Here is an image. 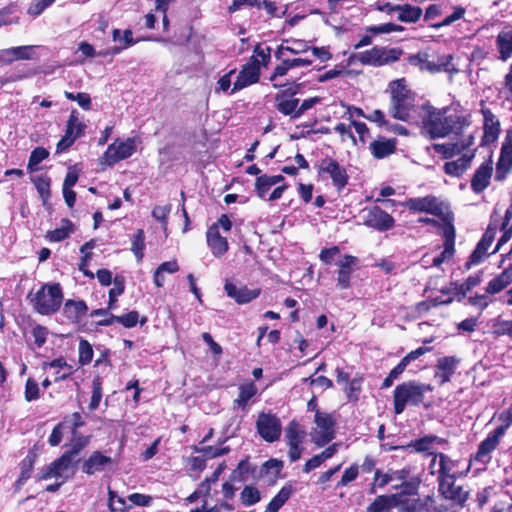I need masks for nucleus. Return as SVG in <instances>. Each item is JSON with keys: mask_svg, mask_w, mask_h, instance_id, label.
I'll return each instance as SVG.
<instances>
[{"mask_svg": "<svg viewBox=\"0 0 512 512\" xmlns=\"http://www.w3.org/2000/svg\"><path fill=\"white\" fill-rule=\"evenodd\" d=\"M75 230V226L71 220L68 218H63L61 220V226L54 229L47 231L45 238L49 242H61L65 239H67L70 234H72Z\"/></svg>", "mask_w": 512, "mask_h": 512, "instance_id": "nucleus-39", "label": "nucleus"}, {"mask_svg": "<svg viewBox=\"0 0 512 512\" xmlns=\"http://www.w3.org/2000/svg\"><path fill=\"white\" fill-rule=\"evenodd\" d=\"M512 283V263L499 275L491 279L486 286V293L495 295L506 289Z\"/></svg>", "mask_w": 512, "mask_h": 512, "instance_id": "nucleus-36", "label": "nucleus"}, {"mask_svg": "<svg viewBox=\"0 0 512 512\" xmlns=\"http://www.w3.org/2000/svg\"><path fill=\"white\" fill-rule=\"evenodd\" d=\"M72 459L66 452L59 458L52 461L47 467L42 469L40 479H48L51 477H60L72 464Z\"/></svg>", "mask_w": 512, "mask_h": 512, "instance_id": "nucleus-33", "label": "nucleus"}, {"mask_svg": "<svg viewBox=\"0 0 512 512\" xmlns=\"http://www.w3.org/2000/svg\"><path fill=\"white\" fill-rule=\"evenodd\" d=\"M3 54H12L7 58V62L11 63L15 60H30L33 58L34 46H17L2 50Z\"/></svg>", "mask_w": 512, "mask_h": 512, "instance_id": "nucleus-49", "label": "nucleus"}, {"mask_svg": "<svg viewBox=\"0 0 512 512\" xmlns=\"http://www.w3.org/2000/svg\"><path fill=\"white\" fill-rule=\"evenodd\" d=\"M454 57L452 54L443 55L438 58L437 62L429 60V54L427 51H419L416 54L409 55L407 62L411 66L418 67L420 71H427L431 74H436L441 71L448 73L457 72L452 61Z\"/></svg>", "mask_w": 512, "mask_h": 512, "instance_id": "nucleus-9", "label": "nucleus"}, {"mask_svg": "<svg viewBox=\"0 0 512 512\" xmlns=\"http://www.w3.org/2000/svg\"><path fill=\"white\" fill-rule=\"evenodd\" d=\"M79 356L78 362L84 366L89 364L93 358V348L89 341L81 339L78 348Z\"/></svg>", "mask_w": 512, "mask_h": 512, "instance_id": "nucleus-63", "label": "nucleus"}, {"mask_svg": "<svg viewBox=\"0 0 512 512\" xmlns=\"http://www.w3.org/2000/svg\"><path fill=\"white\" fill-rule=\"evenodd\" d=\"M63 289L58 282L43 284L36 292L27 294L26 300L33 311L40 315L51 316L57 313L63 303Z\"/></svg>", "mask_w": 512, "mask_h": 512, "instance_id": "nucleus-3", "label": "nucleus"}, {"mask_svg": "<svg viewBox=\"0 0 512 512\" xmlns=\"http://www.w3.org/2000/svg\"><path fill=\"white\" fill-rule=\"evenodd\" d=\"M475 143V132L467 134L466 137L456 139L455 142L434 143L433 150L441 155L443 159H451L464 151H468Z\"/></svg>", "mask_w": 512, "mask_h": 512, "instance_id": "nucleus-18", "label": "nucleus"}, {"mask_svg": "<svg viewBox=\"0 0 512 512\" xmlns=\"http://www.w3.org/2000/svg\"><path fill=\"white\" fill-rule=\"evenodd\" d=\"M36 460L37 453L35 452L34 449H30L26 457L22 459L21 462L19 463L20 476L30 479Z\"/></svg>", "mask_w": 512, "mask_h": 512, "instance_id": "nucleus-58", "label": "nucleus"}, {"mask_svg": "<svg viewBox=\"0 0 512 512\" xmlns=\"http://www.w3.org/2000/svg\"><path fill=\"white\" fill-rule=\"evenodd\" d=\"M512 171V126L506 131L496 163L495 181H504Z\"/></svg>", "mask_w": 512, "mask_h": 512, "instance_id": "nucleus-17", "label": "nucleus"}, {"mask_svg": "<svg viewBox=\"0 0 512 512\" xmlns=\"http://www.w3.org/2000/svg\"><path fill=\"white\" fill-rule=\"evenodd\" d=\"M303 84L293 81L286 84L273 83L274 88L279 91L275 94V108L281 114H291L299 103V99L295 96L300 93Z\"/></svg>", "mask_w": 512, "mask_h": 512, "instance_id": "nucleus-10", "label": "nucleus"}, {"mask_svg": "<svg viewBox=\"0 0 512 512\" xmlns=\"http://www.w3.org/2000/svg\"><path fill=\"white\" fill-rule=\"evenodd\" d=\"M31 181L42 198H48L50 196L51 179L47 174L32 177Z\"/></svg>", "mask_w": 512, "mask_h": 512, "instance_id": "nucleus-59", "label": "nucleus"}, {"mask_svg": "<svg viewBox=\"0 0 512 512\" xmlns=\"http://www.w3.org/2000/svg\"><path fill=\"white\" fill-rule=\"evenodd\" d=\"M70 422L71 423V415H67L64 417L63 421L59 422L54 426L52 429V432L48 438V443L50 446L55 447L58 446L64 436V431L66 428V424Z\"/></svg>", "mask_w": 512, "mask_h": 512, "instance_id": "nucleus-55", "label": "nucleus"}, {"mask_svg": "<svg viewBox=\"0 0 512 512\" xmlns=\"http://www.w3.org/2000/svg\"><path fill=\"white\" fill-rule=\"evenodd\" d=\"M482 281V271H479L473 275H470L463 283L455 284V295L456 299L462 301L467 293L474 287L478 286Z\"/></svg>", "mask_w": 512, "mask_h": 512, "instance_id": "nucleus-42", "label": "nucleus"}, {"mask_svg": "<svg viewBox=\"0 0 512 512\" xmlns=\"http://www.w3.org/2000/svg\"><path fill=\"white\" fill-rule=\"evenodd\" d=\"M493 174V163L489 159L483 162L474 172L471 178V189L474 193H482L489 185Z\"/></svg>", "mask_w": 512, "mask_h": 512, "instance_id": "nucleus-27", "label": "nucleus"}, {"mask_svg": "<svg viewBox=\"0 0 512 512\" xmlns=\"http://www.w3.org/2000/svg\"><path fill=\"white\" fill-rule=\"evenodd\" d=\"M226 295L238 305L248 304L261 294V288L249 289L246 285L237 286L234 282L226 280L224 284Z\"/></svg>", "mask_w": 512, "mask_h": 512, "instance_id": "nucleus-25", "label": "nucleus"}, {"mask_svg": "<svg viewBox=\"0 0 512 512\" xmlns=\"http://www.w3.org/2000/svg\"><path fill=\"white\" fill-rule=\"evenodd\" d=\"M443 237L444 250L439 256L444 261L447 257H451L454 253L455 229L453 224L445 227Z\"/></svg>", "mask_w": 512, "mask_h": 512, "instance_id": "nucleus-52", "label": "nucleus"}, {"mask_svg": "<svg viewBox=\"0 0 512 512\" xmlns=\"http://www.w3.org/2000/svg\"><path fill=\"white\" fill-rule=\"evenodd\" d=\"M85 130L86 124L80 120L78 110L72 109L66 122L65 135L77 140L84 136Z\"/></svg>", "mask_w": 512, "mask_h": 512, "instance_id": "nucleus-37", "label": "nucleus"}, {"mask_svg": "<svg viewBox=\"0 0 512 512\" xmlns=\"http://www.w3.org/2000/svg\"><path fill=\"white\" fill-rule=\"evenodd\" d=\"M430 385L408 380L398 384L393 391V410L396 415L404 412L407 405L419 406L423 403L425 393L431 391Z\"/></svg>", "mask_w": 512, "mask_h": 512, "instance_id": "nucleus-4", "label": "nucleus"}, {"mask_svg": "<svg viewBox=\"0 0 512 512\" xmlns=\"http://www.w3.org/2000/svg\"><path fill=\"white\" fill-rule=\"evenodd\" d=\"M314 423L319 429L312 433V441L316 446L323 447L335 438L336 419L330 413L316 411Z\"/></svg>", "mask_w": 512, "mask_h": 512, "instance_id": "nucleus-12", "label": "nucleus"}, {"mask_svg": "<svg viewBox=\"0 0 512 512\" xmlns=\"http://www.w3.org/2000/svg\"><path fill=\"white\" fill-rule=\"evenodd\" d=\"M357 257L345 254L342 259L337 263V286L340 289H348L351 285V276L354 271V267L357 265Z\"/></svg>", "mask_w": 512, "mask_h": 512, "instance_id": "nucleus-28", "label": "nucleus"}, {"mask_svg": "<svg viewBox=\"0 0 512 512\" xmlns=\"http://www.w3.org/2000/svg\"><path fill=\"white\" fill-rule=\"evenodd\" d=\"M489 245L479 241L475 249L470 254L467 262L464 264L465 270H470L472 266L482 263L490 254L488 253Z\"/></svg>", "mask_w": 512, "mask_h": 512, "instance_id": "nucleus-45", "label": "nucleus"}, {"mask_svg": "<svg viewBox=\"0 0 512 512\" xmlns=\"http://www.w3.org/2000/svg\"><path fill=\"white\" fill-rule=\"evenodd\" d=\"M49 157V151L44 147H36L32 150L28 164L27 170L32 173L37 170V165L47 159Z\"/></svg>", "mask_w": 512, "mask_h": 512, "instance_id": "nucleus-57", "label": "nucleus"}, {"mask_svg": "<svg viewBox=\"0 0 512 512\" xmlns=\"http://www.w3.org/2000/svg\"><path fill=\"white\" fill-rule=\"evenodd\" d=\"M452 9L453 12L450 15L445 17L441 22L430 24V27L434 29H440L442 27L449 26L454 22L462 19L466 13V8L461 5L453 6Z\"/></svg>", "mask_w": 512, "mask_h": 512, "instance_id": "nucleus-54", "label": "nucleus"}, {"mask_svg": "<svg viewBox=\"0 0 512 512\" xmlns=\"http://www.w3.org/2000/svg\"><path fill=\"white\" fill-rule=\"evenodd\" d=\"M256 429L260 437L269 443L278 441L282 433L281 421L272 413H259L256 421Z\"/></svg>", "mask_w": 512, "mask_h": 512, "instance_id": "nucleus-14", "label": "nucleus"}, {"mask_svg": "<svg viewBox=\"0 0 512 512\" xmlns=\"http://www.w3.org/2000/svg\"><path fill=\"white\" fill-rule=\"evenodd\" d=\"M293 493L291 485L283 486L266 506L265 512H278Z\"/></svg>", "mask_w": 512, "mask_h": 512, "instance_id": "nucleus-43", "label": "nucleus"}, {"mask_svg": "<svg viewBox=\"0 0 512 512\" xmlns=\"http://www.w3.org/2000/svg\"><path fill=\"white\" fill-rule=\"evenodd\" d=\"M404 55L401 47L375 45L371 49L353 55L362 65L382 67L398 62Z\"/></svg>", "mask_w": 512, "mask_h": 512, "instance_id": "nucleus-7", "label": "nucleus"}, {"mask_svg": "<svg viewBox=\"0 0 512 512\" xmlns=\"http://www.w3.org/2000/svg\"><path fill=\"white\" fill-rule=\"evenodd\" d=\"M490 333L494 338L507 336L512 339V320H504L500 317L493 319Z\"/></svg>", "mask_w": 512, "mask_h": 512, "instance_id": "nucleus-48", "label": "nucleus"}, {"mask_svg": "<svg viewBox=\"0 0 512 512\" xmlns=\"http://www.w3.org/2000/svg\"><path fill=\"white\" fill-rule=\"evenodd\" d=\"M395 508L390 495L377 496L366 508L365 512H391Z\"/></svg>", "mask_w": 512, "mask_h": 512, "instance_id": "nucleus-51", "label": "nucleus"}, {"mask_svg": "<svg viewBox=\"0 0 512 512\" xmlns=\"http://www.w3.org/2000/svg\"><path fill=\"white\" fill-rule=\"evenodd\" d=\"M403 206L413 213H427L438 217L445 227L453 224V213L434 195L409 198L403 203Z\"/></svg>", "mask_w": 512, "mask_h": 512, "instance_id": "nucleus-6", "label": "nucleus"}, {"mask_svg": "<svg viewBox=\"0 0 512 512\" xmlns=\"http://www.w3.org/2000/svg\"><path fill=\"white\" fill-rule=\"evenodd\" d=\"M476 150L473 149L470 155L463 154L456 160L446 162L443 166L444 173L451 177H461L470 168Z\"/></svg>", "mask_w": 512, "mask_h": 512, "instance_id": "nucleus-31", "label": "nucleus"}, {"mask_svg": "<svg viewBox=\"0 0 512 512\" xmlns=\"http://www.w3.org/2000/svg\"><path fill=\"white\" fill-rule=\"evenodd\" d=\"M88 306L84 300L68 299L64 303L63 314L73 323H80L82 318L86 315Z\"/></svg>", "mask_w": 512, "mask_h": 512, "instance_id": "nucleus-34", "label": "nucleus"}, {"mask_svg": "<svg viewBox=\"0 0 512 512\" xmlns=\"http://www.w3.org/2000/svg\"><path fill=\"white\" fill-rule=\"evenodd\" d=\"M472 125V116L463 109L429 107L422 119V134L431 140L453 136L466 137L465 130Z\"/></svg>", "mask_w": 512, "mask_h": 512, "instance_id": "nucleus-1", "label": "nucleus"}, {"mask_svg": "<svg viewBox=\"0 0 512 512\" xmlns=\"http://www.w3.org/2000/svg\"><path fill=\"white\" fill-rule=\"evenodd\" d=\"M315 168L318 177L322 180L330 179L333 187H335L338 192H341L349 182L347 169L330 156L322 158L315 165Z\"/></svg>", "mask_w": 512, "mask_h": 512, "instance_id": "nucleus-8", "label": "nucleus"}, {"mask_svg": "<svg viewBox=\"0 0 512 512\" xmlns=\"http://www.w3.org/2000/svg\"><path fill=\"white\" fill-rule=\"evenodd\" d=\"M436 435H425L419 439L411 440L407 445H400L391 447L390 450H408L424 453L431 449L432 445L436 442Z\"/></svg>", "mask_w": 512, "mask_h": 512, "instance_id": "nucleus-38", "label": "nucleus"}, {"mask_svg": "<svg viewBox=\"0 0 512 512\" xmlns=\"http://www.w3.org/2000/svg\"><path fill=\"white\" fill-rule=\"evenodd\" d=\"M420 484L419 477H411L408 481L393 486L396 492L390 494V498L395 507L400 508V512H423L428 510V504L434 500L432 496H426L424 500L420 499Z\"/></svg>", "mask_w": 512, "mask_h": 512, "instance_id": "nucleus-2", "label": "nucleus"}, {"mask_svg": "<svg viewBox=\"0 0 512 512\" xmlns=\"http://www.w3.org/2000/svg\"><path fill=\"white\" fill-rule=\"evenodd\" d=\"M391 96L390 115L400 121H408L414 108V96L407 87L405 78L393 80L389 83Z\"/></svg>", "mask_w": 512, "mask_h": 512, "instance_id": "nucleus-5", "label": "nucleus"}, {"mask_svg": "<svg viewBox=\"0 0 512 512\" xmlns=\"http://www.w3.org/2000/svg\"><path fill=\"white\" fill-rule=\"evenodd\" d=\"M206 237L208 247L215 257L220 258L228 251V241L226 237L220 235L218 224H212L207 229Z\"/></svg>", "mask_w": 512, "mask_h": 512, "instance_id": "nucleus-30", "label": "nucleus"}, {"mask_svg": "<svg viewBox=\"0 0 512 512\" xmlns=\"http://www.w3.org/2000/svg\"><path fill=\"white\" fill-rule=\"evenodd\" d=\"M459 363L460 359L456 356H444L437 360L434 376L439 380L440 385L451 380Z\"/></svg>", "mask_w": 512, "mask_h": 512, "instance_id": "nucleus-29", "label": "nucleus"}, {"mask_svg": "<svg viewBox=\"0 0 512 512\" xmlns=\"http://www.w3.org/2000/svg\"><path fill=\"white\" fill-rule=\"evenodd\" d=\"M240 500L244 506H252L261 500V494L255 486L246 485L240 493Z\"/></svg>", "mask_w": 512, "mask_h": 512, "instance_id": "nucleus-56", "label": "nucleus"}, {"mask_svg": "<svg viewBox=\"0 0 512 512\" xmlns=\"http://www.w3.org/2000/svg\"><path fill=\"white\" fill-rule=\"evenodd\" d=\"M64 96L70 101H76L78 105L85 111H89L92 107V99L89 93L79 92L74 94L73 92L65 91Z\"/></svg>", "mask_w": 512, "mask_h": 512, "instance_id": "nucleus-62", "label": "nucleus"}, {"mask_svg": "<svg viewBox=\"0 0 512 512\" xmlns=\"http://www.w3.org/2000/svg\"><path fill=\"white\" fill-rule=\"evenodd\" d=\"M171 209V204H166L164 206L157 205L152 209V217L161 223L164 230L167 229L168 217Z\"/></svg>", "mask_w": 512, "mask_h": 512, "instance_id": "nucleus-64", "label": "nucleus"}, {"mask_svg": "<svg viewBox=\"0 0 512 512\" xmlns=\"http://www.w3.org/2000/svg\"><path fill=\"white\" fill-rule=\"evenodd\" d=\"M257 392V386L253 381L241 384L239 386L238 397L234 400V404L241 409H246L249 401L257 394Z\"/></svg>", "mask_w": 512, "mask_h": 512, "instance_id": "nucleus-41", "label": "nucleus"}, {"mask_svg": "<svg viewBox=\"0 0 512 512\" xmlns=\"http://www.w3.org/2000/svg\"><path fill=\"white\" fill-rule=\"evenodd\" d=\"M322 101L323 98L320 96L306 98L302 102L299 101V103H297V106L294 108V112L291 114H285L284 116L289 117L291 120H296L314 106L322 103Z\"/></svg>", "mask_w": 512, "mask_h": 512, "instance_id": "nucleus-46", "label": "nucleus"}, {"mask_svg": "<svg viewBox=\"0 0 512 512\" xmlns=\"http://www.w3.org/2000/svg\"><path fill=\"white\" fill-rule=\"evenodd\" d=\"M145 249V233L142 229H138L133 236L131 251L134 253L138 261L144 257Z\"/></svg>", "mask_w": 512, "mask_h": 512, "instance_id": "nucleus-61", "label": "nucleus"}, {"mask_svg": "<svg viewBox=\"0 0 512 512\" xmlns=\"http://www.w3.org/2000/svg\"><path fill=\"white\" fill-rule=\"evenodd\" d=\"M423 15V11L419 6L410 4L399 5L397 19L405 23H416Z\"/></svg>", "mask_w": 512, "mask_h": 512, "instance_id": "nucleus-44", "label": "nucleus"}, {"mask_svg": "<svg viewBox=\"0 0 512 512\" xmlns=\"http://www.w3.org/2000/svg\"><path fill=\"white\" fill-rule=\"evenodd\" d=\"M364 378L362 375H357L353 379H350L348 383L345 384L343 388L348 400L350 401H358L359 394L362 390Z\"/></svg>", "mask_w": 512, "mask_h": 512, "instance_id": "nucleus-53", "label": "nucleus"}, {"mask_svg": "<svg viewBox=\"0 0 512 512\" xmlns=\"http://www.w3.org/2000/svg\"><path fill=\"white\" fill-rule=\"evenodd\" d=\"M498 59L505 62L512 56V31H501L496 37Z\"/></svg>", "mask_w": 512, "mask_h": 512, "instance_id": "nucleus-40", "label": "nucleus"}, {"mask_svg": "<svg viewBox=\"0 0 512 512\" xmlns=\"http://www.w3.org/2000/svg\"><path fill=\"white\" fill-rule=\"evenodd\" d=\"M136 151V143L134 138H127L125 141H115L110 144L104 153V159L110 166L117 162L127 159Z\"/></svg>", "mask_w": 512, "mask_h": 512, "instance_id": "nucleus-20", "label": "nucleus"}, {"mask_svg": "<svg viewBox=\"0 0 512 512\" xmlns=\"http://www.w3.org/2000/svg\"><path fill=\"white\" fill-rule=\"evenodd\" d=\"M192 450L196 453H201L202 456L207 460L227 455L231 451L229 446L214 447V446H210V445H207V446L193 445Z\"/></svg>", "mask_w": 512, "mask_h": 512, "instance_id": "nucleus-47", "label": "nucleus"}, {"mask_svg": "<svg viewBox=\"0 0 512 512\" xmlns=\"http://www.w3.org/2000/svg\"><path fill=\"white\" fill-rule=\"evenodd\" d=\"M369 149L375 159H383L395 153L397 149L396 138L379 137L370 143Z\"/></svg>", "mask_w": 512, "mask_h": 512, "instance_id": "nucleus-32", "label": "nucleus"}, {"mask_svg": "<svg viewBox=\"0 0 512 512\" xmlns=\"http://www.w3.org/2000/svg\"><path fill=\"white\" fill-rule=\"evenodd\" d=\"M432 460L430 467H433L436 463L437 458L439 459V468L437 470V484H442L450 479L457 478L459 472L456 470L457 461L452 460L447 454L442 452L430 453Z\"/></svg>", "mask_w": 512, "mask_h": 512, "instance_id": "nucleus-24", "label": "nucleus"}, {"mask_svg": "<svg viewBox=\"0 0 512 512\" xmlns=\"http://www.w3.org/2000/svg\"><path fill=\"white\" fill-rule=\"evenodd\" d=\"M85 425V421L82 417V415L79 412H73L71 414V448L69 450H66L65 452L73 458V456L79 454L88 444L90 441L89 436L82 435L78 429L83 427Z\"/></svg>", "mask_w": 512, "mask_h": 512, "instance_id": "nucleus-22", "label": "nucleus"}, {"mask_svg": "<svg viewBox=\"0 0 512 512\" xmlns=\"http://www.w3.org/2000/svg\"><path fill=\"white\" fill-rule=\"evenodd\" d=\"M363 224L378 232H386L395 226V219L378 205L363 209Z\"/></svg>", "mask_w": 512, "mask_h": 512, "instance_id": "nucleus-13", "label": "nucleus"}, {"mask_svg": "<svg viewBox=\"0 0 512 512\" xmlns=\"http://www.w3.org/2000/svg\"><path fill=\"white\" fill-rule=\"evenodd\" d=\"M125 290V278L121 275H116L114 277V287L108 292V305L107 310L110 312L111 310L116 308L117 296H120L124 293Z\"/></svg>", "mask_w": 512, "mask_h": 512, "instance_id": "nucleus-50", "label": "nucleus"}, {"mask_svg": "<svg viewBox=\"0 0 512 512\" xmlns=\"http://www.w3.org/2000/svg\"><path fill=\"white\" fill-rule=\"evenodd\" d=\"M438 493L441 498L457 504L458 507H464L469 498V491L464 486L457 485L456 478L439 484Z\"/></svg>", "mask_w": 512, "mask_h": 512, "instance_id": "nucleus-23", "label": "nucleus"}, {"mask_svg": "<svg viewBox=\"0 0 512 512\" xmlns=\"http://www.w3.org/2000/svg\"><path fill=\"white\" fill-rule=\"evenodd\" d=\"M306 433L301 429L300 425L295 421H291L285 430L287 445L289 446L288 456L291 462L300 459L303 447L302 443Z\"/></svg>", "mask_w": 512, "mask_h": 512, "instance_id": "nucleus-19", "label": "nucleus"}, {"mask_svg": "<svg viewBox=\"0 0 512 512\" xmlns=\"http://www.w3.org/2000/svg\"><path fill=\"white\" fill-rule=\"evenodd\" d=\"M512 283V263L499 275L491 279L486 286V293L495 295L506 289Z\"/></svg>", "mask_w": 512, "mask_h": 512, "instance_id": "nucleus-35", "label": "nucleus"}, {"mask_svg": "<svg viewBox=\"0 0 512 512\" xmlns=\"http://www.w3.org/2000/svg\"><path fill=\"white\" fill-rule=\"evenodd\" d=\"M480 113L483 116V134L481 146H486L498 140L501 134V123L492 110L486 107L485 101H480Z\"/></svg>", "mask_w": 512, "mask_h": 512, "instance_id": "nucleus-15", "label": "nucleus"}, {"mask_svg": "<svg viewBox=\"0 0 512 512\" xmlns=\"http://www.w3.org/2000/svg\"><path fill=\"white\" fill-rule=\"evenodd\" d=\"M90 317H96V316H106L105 319H101L96 322L97 326H110L113 323H119L125 328H133L138 323H140L141 326H143L147 322V317L143 316L141 319H139V313L136 310L130 311L126 314L117 316L112 314L111 312H108L107 309H94L90 312Z\"/></svg>", "mask_w": 512, "mask_h": 512, "instance_id": "nucleus-11", "label": "nucleus"}, {"mask_svg": "<svg viewBox=\"0 0 512 512\" xmlns=\"http://www.w3.org/2000/svg\"><path fill=\"white\" fill-rule=\"evenodd\" d=\"M117 464V461L101 451H93L87 459H85L81 465V471L86 475H94L96 473L104 472L107 469H111Z\"/></svg>", "mask_w": 512, "mask_h": 512, "instance_id": "nucleus-21", "label": "nucleus"}, {"mask_svg": "<svg viewBox=\"0 0 512 512\" xmlns=\"http://www.w3.org/2000/svg\"><path fill=\"white\" fill-rule=\"evenodd\" d=\"M102 384L103 382L100 376H96L92 380V395L88 406L91 411H94L99 407L102 399Z\"/></svg>", "mask_w": 512, "mask_h": 512, "instance_id": "nucleus-60", "label": "nucleus"}, {"mask_svg": "<svg viewBox=\"0 0 512 512\" xmlns=\"http://www.w3.org/2000/svg\"><path fill=\"white\" fill-rule=\"evenodd\" d=\"M501 438L502 436L495 431L492 430L489 432L487 437L479 443L478 449L476 453L471 457V460L482 464L489 463L491 460V453L497 449Z\"/></svg>", "mask_w": 512, "mask_h": 512, "instance_id": "nucleus-26", "label": "nucleus"}, {"mask_svg": "<svg viewBox=\"0 0 512 512\" xmlns=\"http://www.w3.org/2000/svg\"><path fill=\"white\" fill-rule=\"evenodd\" d=\"M261 69L259 68V60L256 56H251L249 61L244 64L233 84L230 94H234L250 85L259 82Z\"/></svg>", "mask_w": 512, "mask_h": 512, "instance_id": "nucleus-16", "label": "nucleus"}]
</instances>
